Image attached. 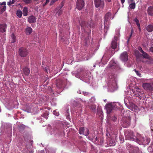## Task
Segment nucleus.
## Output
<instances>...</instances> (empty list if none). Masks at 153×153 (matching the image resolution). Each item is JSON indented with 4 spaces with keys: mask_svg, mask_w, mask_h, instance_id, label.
I'll use <instances>...</instances> for the list:
<instances>
[{
    "mask_svg": "<svg viewBox=\"0 0 153 153\" xmlns=\"http://www.w3.org/2000/svg\"><path fill=\"white\" fill-rule=\"evenodd\" d=\"M111 14L109 12H108L105 16V20H104V23L105 24V22L108 21L109 19V18L111 16Z\"/></svg>",
    "mask_w": 153,
    "mask_h": 153,
    "instance_id": "obj_19",
    "label": "nucleus"
},
{
    "mask_svg": "<svg viewBox=\"0 0 153 153\" xmlns=\"http://www.w3.org/2000/svg\"><path fill=\"white\" fill-rule=\"evenodd\" d=\"M136 24L137 25L138 28H139V30L140 31L141 30V28L140 26V23L139 22V21H137V22H136Z\"/></svg>",
    "mask_w": 153,
    "mask_h": 153,
    "instance_id": "obj_37",
    "label": "nucleus"
},
{
    "mask_svg": "<svg viewBox=\"0 0 153 153\" xmlns=\"http://www.w3.org/2000/svg\"><path fill=\"white\" fill-rule=\"evenodd\" d=\"M6 9V7L5 5H4L3 7L1 8V12H4V11Z\"/></svg>",
    "mask_w": 153,
    "mask_h": 153,
    "instance_id": "obj_43",
    "label": "nucleus"
},
{
    "mask_svg": "<svg viewBox=\"0 0 153 153\" xmlns=\"http://www.w3.org/2000/svg\"><path fill=\"white\" fill-rule=\"evenodd\" d=\"M25 4H30L31 3L32 0H22Z\"/></svg>",
    "mask_w": 153,
    "mask_h": 153,
    "instance_id": "obj_35",
    "label": "nucleus"
},
{
    "mask_svg": "<svg viewBox=\"0 0 153 153\" xmlns=\"http://www.w3.org/2000/svg\"><path fill=\"white\" fill-rule=\"evenodd\" d=\"M143 54H142V56H143L144 58L146 59H148L149 58V56L148 54L146 53L145 52H144V53H142Z\"/></svg>",
    "mask_w": 153,
    "mask_h": 153,
    "instance_id": "obj_34",
    "label": "nucleus"
},
{
    "mask_svg": "<svg viewBox=\"0 0 153 153\" xmlns=\"http://www.w3.org/2000/svg\"><path fill=\"white\" fill-rule=\"evenodd\" d=\"M64 85V82L60 79H58L56 80V85L58 88H62Z\"/></svg>",
    "mask_w": 153,
    "mask_h": 153,
    "instance_id": "obj_14",
    "label": "nucleus"
},
{
    "mask_svg": "<svg viewBox=\"0 0 153 153\" xmlns=\"http://www.w3.org/2000/svg\"><path fill=\"white\" fill-rule=\"evenodd\" d=\"M16 0V1H18V0Z\"/></svg>",
    "mask_w": 153,
    "mask_h": 153,
    "instance_id": "obj_63",
    "label": "nucleus"
},
{
    "mask_svg": "<svg viewBox=\"0 0 153 153\" xmlns=\"http://www.w3.org/2000/svg\"><path fill=\"white\" fill-rule=\"evenodd\" d=\"M6 4V2L5 1H4L0 4L1 5H4Z\"/></svg>",
    "mask_w": 153,
    "mask_h": 153,
    "instance_id": "obj_47",
    "label": "nucleus"
},
{
    "mask_svg": "<svg viewBox=\"0 0 153 153\" xmlns=\"http://www.w3.org/2000/svg\"><path fill=\"white\" fill-rule=\"evenodd\" d=\"M97 114L102 118V116H103V112L101 109L100 108L97 109Z\"/></svg>",
    "mask_w": 153,
    "mask_h": 153,
    "instance_id": "obj_25",
    "label": "nucleus"
},
{
    "mask_svg": "<svg viewBox=\"0 0 153 153\" xmlns=\"http://www.w3.org/2000/svg\"><path fill=\"white\" fill-rule=\"evenodd\" d=\"M90 109L93 111H95L96 108V105L94 104L91 105L90 106Z\"/></svg>",
    "mask_w": 153,
    "mask_h": 153,
    "instance_id": "obj_32",
    "label": "nucleus"
},
{
    "mask_svg": "<svg viewBox=\"0 0 153 153\" xmlns=\"http://www.w3.org/2000/svg\"><path fill=\"white\" fill-rule=\"evenodd\" d=\"M122 4H123L125 1V0H120Z\"/></svg>",
    "mask_w": 153,
    "mask_h": 153,
    "instance_id": "obj_56",
    "label": "nucleus"
},
{
    "mask_svg": "<svg viewBox=\"0 0 153 153\" xmlns=\"http://www.w3.org/2000/svg\"><path fill=\"white\" fill-rule=\"evenodd\" d=\"M137 139L136 140H134L137 143L139 144H143L145 142V139L144 137L140 136L139 137H137Z\"/></svg>",
    "mask_w": 153,
    "mask_h": 153,
    "instance_id": "obj_16",
    "label": "nucleus"
},
{
    "mask_svg": "<svg viewBox=\"0 0 153 153\" xmlns=\"http://www.w3.org/2000/svg\"><path fill=\"white\" fill-rule=\"evenodd\" d=\"M109 68L112 69H116L118 67L117 64L115 63L114 61L111 60L110 61L109 64Z\"/></svg>",
    "mask_w": 153,
    "mask_h": 153,
    "instance_id": "obj_13",
    "label": "nucleus"
},
{
    "mask_svg": "<svg viewBox=\"0 0 153 153\" xmlns=\"http://www.w3.org/2000/svg\"><path fill=\"white\" fill-rule=\"evenodd\" d=\"M26 33L27 35H30L32 32V29L31 27H28L26 29Z\"/></svg>",
    "mask_w": 153,
    "mask_h": 153,
    "instance_id": "obj_24",
    "label": "nucleus"
},
{
    "mask_svg": "<svg viewBox=\"0 0 153 153\" xmlns=\"http://www.w3.org/2000/svg\"><path fill=\"white\" fill-rule=\"evenodd\" d=\"M106 106L107 113L109 114L113 110V106L111 104H107Z\"/></svg>",
    "mask_w": 153,
    "mask_h": 153,
    "instance_id": "obj_18",
    "label": "nucleus"
},
{
    "mask_svg": "<svg viewBox=\"0 0 153 153\" xmlns=\"http://www.w3.org/2000/svg\"><path fill=\"white\" fill-rule=\"evenodd\" d=\"M11 1H10L7 3V5H9V6H10V5H11Z\"/></svg>",
    "mask_w": 153,
    "mask_h": 153,
    "instance_id": "obj_55",
    "label": "nucleus"
},
{
    "mask_svg": "<svg viewBox=\"0 0 153 153\" xmlns=\"http://www.w3.org/2000/svg\"><path fill=\"white\" fill-rule=\"evenodd\" d=\"M83 71V68H82L80 67L77 70V73H79L81 72H82Z\"/></svg>",
    "mask_w": 153,
    "mask_h": 153,
    "instance_id": "obj_36",
    "label": "nucleus"
},
{
    "mask_svg": "<svg viewBox=\"0 0 153 153\" xmlns=\"http://www.w3.org/2000/svg\"><path fill=\"white\" fill-rule=\"evenodd\" d=\"M53 114H54L57 116H58L59 115V112L58 111H53Z\"/></svg>",
    "mask_w": 153,
    "mask_h": 153,
    "instance_id": "obj_42",
    "label": "nucleus"
},
{
    "mask_svg": "<svg viewBox=\"0 0 153 153\" xmlns=\"http://www.w3.org/2000/svg\"><path fill=\"white\" fill-rule=\"evenodd\" d=\"M142 87L146 91H153V82L144 83L142 84Z\"/></svg>",
    "mask_w": 153,
    "mask_h": 153,
    "instance_id": "obj_7",
    "label": "nucleus"
},
{
    "mask_svg": "<svg viewBox=\"0 0 153 153\" xmlns=\"http://www.w3.org/2000/svg\"><path fill=\"white\" fill-rule=\"evenodd\" d=\"M117 42H115V41L113 40L112 41L111 46L112 48L115 49L117 47Z\"/></svg>",
    "mask_w": 153,
    "mask_h": 153,
    "instance_id": "obj_22",
    "label": "nucleus"
},
{
    "mask_svg": "<svg viewBox=\"0 0 153 153\" xmlns=\"http://www.w3.org/2000/svg\"><path fill=\"white\" fill-rule=\"evenodd\" d=\"M79 133L80 134H83L85 136H88L89 134V131L87 128L81 127L79 129Z\"/></svg>",
    "mask_w": 153,
    "mask_h": 153,
    "instance_id": "obj_9",
    "label": "nucleus"
},
{
    "mask_svg": "<svg viewBox=\"0 0 153 153\" xmlns=\"http://www.w3.org/2000/svg\"><path fill=\"white\" fill-rule=\"evenodd\" d=\"M91 100H94V97H92L91 98Z\"/></svg>",
    "mask_w": 153,
    "mask_h": 153,
    "instance_id": "obj_60",
    "label": "nucleus"
},
{
    "mask_svg": "<svg viewBox=\"0 0 153 153\" xmlns=\"http://www.w3.org/2000/svg\"><path fill=\"white\" fill-rule=\"evenodd\" d=\"M128 55L126 52H123L120 56V59L123 62H126L128 61Z\"/></svg>",
    "mask_w": 153,
    "mask_h": 153,
    "instance_id": "obj_11",
    "label": "nucleus"
},
{
    "mask_svg": "<svg viewBox=\"0 0 153 153\" xmlns=\"http://www.w3.org/2000/svg\"><path fill=\"white\" fill-rule=\"evenodd\" d=\"M150 139L149 138H147L146 140H145V142L144 143L145 145H148L150 142Z\"/></svg>",
    "mask_w": 153,
    "mask_h": 153,
    "instance_id": "obj_33",
    "label": "nucleus"
},
{
    "mask_svg": "<svg viewBox=\"0 0 153 153\" xmlns=\"http://www.w3.org/2000/svg\"><path fill=\"white\" fill-rule=\"evenodd\" d=\"M58 0H52L51 1L50 3V5L51 6L55 2L57 1Z\"/></svg>",
    "mask_w": 153,
    "mask_h": 153,
    "instance_id": "obj_38",
    "label": "nucleus"
},
{
    "mask_svg": "<svg viewBox=\"0 0 153 153\" xmlns=\"http://www.w3.org/2000/svg\"><path fill=\"white\" fill-rule=\"evenodd\" d=\"M47 4H46V3H45V4H43V6H45Z\"/></svg>",
    "mask_w": 153,
    "mask_h": 153,
    "instance_id": "obj_59",
    "label": "nucleus"
},
{
    "mask_svg": "<svg viewBox=\"0 0 153 153\" xmlns=\"http://www.w3.org/2000/svg\"><path fill=\"white\" fill-rule=\"evenodd\" d=\"M133 32H134L133 30V29H132L131 30V34L130 35L129 38L128 39V41H129V40L131 38V37L132 36V35L133 33Z\"/></svg>",
    "mask_w": 153,
    "mask_h": 153,
    "instance_id": "obj_41",
    "label": "nucleus"
},
{
    "mask_svg": "<svg viewBox=\"0 0 153 153\" xmlns=\"http://www.w3.org/2000/svg\"><path fill=\"white\" fill-rule=\"evenodd\" d=\"M61 8L64 5V3L63 1H62L61 3Z\"/></svg>",
    "mask_w": 153,
    "mask_h": 153,
    "instance_id": "obj_51",
    "label": "nucleus"
},
{
    "mask_svg": "<svg viewBox=\"0 0 153 153\" xmlns=\"http://www.w3.org/2000/svg\"><path fill=\"white\" fill-rule=\"evenodd\" d=\"M29 51L27 49L24 47H21L19 48L18 51V54L19 56L22 57H26L28 54Z\"/></svg>",
    "mask_w": 153,
    "mask_h": 153,
    "instance_id": "obj_5",
    "label": "nucleus"
},
{
    "mask_svg": "<svg viewBox=\"0 0 153 153\" xmlns=\"http://www.w3.org/2000/svg\"><path fill=\"white\" fill-rule=\"evenodd\" d=\"M135 7L136 4L134 2H133L130 4L129 7L130 9H135Z\"/></svg>",
    "mask_w": 153,
    "mask_h": 153,
    "instance_id": "obj_30",
    "label": "nucleus"
},
{
    "mask_svg": "<svg viewBox=\"0 0 153 153\" xmlns=\"http://www.w3.org/2000/svg\"><path fill=\"white\" fill-rule=\"evenodd\" d=\"M119 139L120 140L121 143H123L124 142V139L122 136L119 137Z\"/></svg>",
    "mask_w": 153,
    "mask_h": 153,
    "instance_id": "obj_40",
    "label": "nucleus"
},
{
    "mask_svg": "<svg viewBox=\"0 0 153 153\" xmlns=\"http://www.w3.org/2000/svg\"><path fill=\"white\" fill-rule=\"evenodd\" d=\"M109 144L110 146H114L115 144V142L112 139H111L109 142Z\"/></svg>",
    "mask_w": 153,
    "mask_h": 153,
    "instance_id": "obj_27",
    "label": "nucleus"
},
{
    "mask_svg": "<svg viewBox=\"0 0 153 153\" xmlns=\"http://www.w3.org/2000/svg\"><path fill=\"white\" fill-rule=\"evenodd\" d=\"M15 2V0H12V1H11V4H13Z\"/></svg>",
    "mask_w": 153,
    "mask_h": 153,
    "instance_id": "obj_53",
    "label": "nucleus"
},
{
    "mask_svg": "<svg viewBox=\"0 0 153 153\" xmlns=\"http://www.w3.org/2000/svg\"><path fill=\"white\" fill-rule=\"evenodd\" d=\"M108 2H110L111 1V0H106Z\"/></svg>",
    "mask_w": 153,
    "mask_h": 153,
    "instance_id": "obj_58",
    "label": "nucleus"
},
{
    "mask_svg": "<svg viewBox=\"0 0 153 153\" xmlns=\"http://www.w3.org/2000/svg\"><path fill=\"white\" fill-rule=\"evenodd\" d=\"M11 42L12 43L15 42L16 41V37L15 35H14L13 33H12L11 35Z\"/></svg>",
    "mask_w": 153,
    "mask_h": 153,
    "instance_id": "obj_29",
    "label": "nucleus"
},
{
    "mask_svg": "<svg viewBox=\"0 0 153 153\" xmlns=\"http://www.w3.org/2000/svg\"><path fill=\"white\" fill-rule=\"evenodd\" d=\"M22 15V12L20 10H18L16 11V15L19 18H21Z\"/></svg>",
    "mask_w": 153,
    "mask_h": 153,
    "instance_id": "obj_28",
    "label": "nucleus"
},
{
    "mask_svg": "<svg viewBox=\"0 0 153 153\" xmlns=\"http://www.w3.org/2000/svg\"><path fill=\"white\" fill-rule=\"evenodd\" d=\"M23 73L25 75L27 76L30 72V70L29 68L27 67H25L23 69Z\"/></svg>",
    "mask_w": 153,
    "mask_h": 153,
    "instance_id": "obj_20",
    "label": "nucleus"
},
{
    "mask_svg": "<svg viewBox=\"0 0 153 153\" xmlns=\"http://www.w3.org/2000/svg\"><path fill=\"white\" fill-rule=\"evenodd\" d=\"M134 21L135 22H137V21H139L137 19V17H136L134 19Z\"/></svg>",
    "mask_w": 153,
    "mask_h": 153,
    "instance_id": "obj_49",
    "label": "nucleus"
},
{
    "mask_svg": "<svg viewBox=\"0 0 153 153\" xmlns=\"http://www.w3.org/2000/svg\"><path fill=\"white\" fill-rule=\"evenodd\" d=\"M147 31L152 32L153 31V25H149L146 27Z\"/></svg>",
    "mask_w": 153,
    "mask_h": 153,
    "instance_id": "obj_21",
    "label": "nucleus"
},
{
    "mask_svg": "<svg viewBox=\"0 0 153 153\" xmlns=\"http://www.w3.org/2000/svg\"><path fill=\"white\" fill-rule=\"evenodd\" d=\"M23 15L26 16L27 15L28 8L26 7H25L23 10Z\"/></svg>",
    "mask_w": 153,
    "mask_h": 153,
    "instance_id": "obj_23",
    "label": "nucleus"
},
{
    "mask_svg": "<svg viewBox=\"0 0 153 153\" xmlns=\"http://www.w3.org/2000/svg\"><path fill=\"white\" fill-rule=\"evenodd\" d=\"M106 136H107L109 138L110 137H111V135L110 134V133H108V132H107V133H106Z\"/></svg>",
    "mask_w": 153,
    "mask_h": 153,
    "instance_id": "obj_45",
    "label": "nucleus"
},
{
    "mask_svg": "<svg viewBox=\"0 0 153 153\" xmlns=\"http://www.w3.org/2000/svg\"><path fill=\"white\" fill-rule=\"evenodd\" d=\"M36 18L35 16L32 15L29 17L27 19V21L30 23H34L36 21Z\"/></svg>",
    "mask_w": 153,
    "mask_h": 153,
    "instance_id": "obj_12",
    "label": "nucleus"
},
{
    "mask_svg": "<svg viewBox=\"0 0 153 153\" xmlns=\"http://www.w3.org/2000/svg\"><path fill=\"white\" fill-rule=\"evenodd\" d=\"M108 27L105 25V31L107 30L108 29Z\"/></svg>",
    "mask_w": 153,
    "mask_h": 153,
    "instance_id": "obj_50",
    "label": "nucleus"
},
{
    "mask_svg": "<svg viewBox=\"0 0 153 153\" xmlns=\"http://www.w3.org/2000/svg\"><path fill=\"white\" fill-rule=\"evenodd\" d=\"M1 112V110H0V112Z\"/></svg>",
    "mask_w": 153,
    "mask_h": 153,
    "instance_id": "obj_64",
    "label": "nucleus"
},
{
    "mask_svg": "<svg viewBox=\"0 0 153 153\" xmlns=\"http://www.w3.org/2000/svg\"><path fill=\"white\" fill-rule=\"evenodd\" d=\"M48 115L49 113H48V111H46L45 113H44L42 115V117L47 119L48 117Z\"/></svg>",
    "mask_w": 153,
    "mask_h": 153,
    "instance_id": "obj_31",
    "label": "nucleus"
},
{
    "mask_svg": "<svg viewBox=\"0 0 153 153\" xmlns=\"http://www.w3.org/2000/svg\"><path fill=\"white\" fill-rule=\"evenodd\" d=\"M114 74L113 73H109L108 74L107 77L108 84L110 85L113 86H115L116 84V81L115 79Z\"/></svg>",
    "mask_w": 153,
    "mask_h": 153,
    "instance_id": "obj_2",
    "label": "nucleus"
},
{
    "mask_svg": "<svg viewBox=\"0 0 153 153\" xmlns=\"http://www.w3.org/2000/svg\"><path fill=\"white\" fill-rule=\"evenodd\" d=\"M134 53H135V56L137 59L141 57L142 55L140 53L139 51L136 50L134 51Z\"/></svg>",
    "mask_w": 153,
    "mask_h": 153,
    "instance_id": "obj_26",
    "label": "nucleus"
},
{
    "mask_svg": "<svg viewBox=\"0 0 153 153\" xmlns=\"http://www.w3.org/2000/svg\"><path fill=\"white\" fill-rule=\"evenodd\" d=\"M50 0H46V4L48 3L49 2Z\"/></svg>",
    "mask_w": 153,
    "mask_h": 153,
    "instance_id": "obj_57",
    "label": "nucleus"
},
{
    "mask_svg": "<svg viewBox=\"0 0 153 153\" xmlns=\"http://www.w3.org/2000/svg\"><path fill=\"white\" fill-rule=\"evenodd\" d=\"M138 49L142 53H144V51L143 50L142 48L140 47H139V48H138Z\"/></svg>",
    "mask_w": 153,
    "mask_h": 153,
    "instance_id": "obj_44",
    "label": "nucleus"
},
{
    "mask_svg": "<svg viewBox=\"0 0 153 153\" xmlns=\"http://www.w3.org/2000/svg\"><path fill=\"white\" fill-rule=\"evenodd\" d=\"M20 128L22 129H24V126H20Z\"/></svg>",
    "mask_w": 153,
    "mask_h": 153,
    "instance_id": "obj_52",
    "label": "nucleus"
},
{
    "mask_svg": "<svg viewBox=\"0 0 153 153\" xmlns=\"http://www.w3.org/2000/svg\"><path fill=\"white\" fill-rule=\"evenodd\" d=\"M95 6L96 7H100L102 9L104 7V2L103 0H94Z\"/></svg>",
    "mask_w": 153,
    "mask_h": 153,
    "instance_id": "obj_8",
    "label": "nucleus"
},
{
    "mask_svg": "<svg viewBox=\"0 0 153 153\" xmlns=\"http://www.w3.org/2000/svg\"><path fill=\"white\" fill-rule=\"evenodd\" d=\"M131 119L129 116L123 117L121 123L122 126L124 128H127L129 127L130 125Z\"/></svg>",
    "mask_w": 153,
    "mask_h": 153,
    "instance_id": "obj_3",
    "label": "nucleus"
},
{
    "mask_svg": "<svg viewBox=\"0 0 153 153\" xmlns=\"http://www.w3.org/2000/svg\"><path fill=\"white\" fill-rule=\"evenodd\" d=\"M152 130L153 131V129H152Z\"/></svg>",
    "mask_w": 153,
    "mask_h": 153,
    "instance_id": "obj_62",
    "label": "nucleus"
},
{
    "mask_svg": "<svg viewBox=\"0 0 153 153\" xmlns=\"http://www.w3.org/2000/svg\"><path fill=\"white\" fill-rule=\"evenodd\" d=\"M34 1H38L39 0H34Z\"/></svg>",
    "mask_w": 153,
    "mask_h": 153,
    "instance_id": "obj_61",
    "label": "nucleus"
},
{
    "mask_svg": "<svg viewBox=\"0 0 153 153\" xmlns=\"http://www.w3.org/2000/svg\"><path fill=\"white\" fill-rule=\"evenodd\" d=\"M92 26V24L91 21H88V22L83 21L81 23V28L85 33L86 37H85L84 42L85 45H87L90 41L89 40L91 38L90 33L91 31V28Z\"/></svg>",
    "mask_w": 153,
    "mask_h": 153,
    "instance_id": "obj_1",
    "label": "nucleus"
},
{
    "mask_svg": "<svg viewBox=\"0 0 153 153\" xmlns=\"http://www.w3.org/2000/svg\"><path fill=\"white\" fill-rule=\"evenodd\" d=\"M126 149L129 150V153H139V148L129 144H127Z\"/></svg>",
    "mask_w": 153,
    "mask_h": 153,
    "instance_id": "obj_6",
    "label": "nucleus"
},
{
    "mask_svg": "<svg viewBox=\"0 0 153 153\" xmlns=\"http://www.w3.org/2000/svg\"><path fill=\"white\" fill-rule=\"evenodd\" d=\"M111 119L115 121L116 119V117L114 115V117H112Z\"/></svg>",
    "mask_w": 153,
    "mask_h": 153,
    "instance_id": "obj_46",
    "label": "nucleus"
},
{
    "mask_svg": "<svg viewBox=\"0 0 153 153\" xmlns=\"http://www.w3.org/2000/svg\"><path fill=\"white\" fill-rule=\"evenodd\" d=\"M114 40H115V42H116L117 41V40L118 39V37L117 36H115L114 37Z\"/></svg>",
    "mask_w": 153,
    "mask_h": 153,
    "instance_id": "obj_48",
    "label": "nucleus"
},
{
    "mask_svg": "<svg viewBox=\"0 0 153 153\" xmlns=\"http://www.w3.org/2000/svg\"><path fill=\"white\" fill-rule=\"evenodd\" d=\"M134 71H135L136 73L137 74V75H138L140 77H141V74L140 73L139 71H137L136 70H134Z\"/></svg>",
    "mask_w": 153,
    "mask_h": 153,
    "instance_id": "obj_39",
    "label": "nucleus"
},
{
    "mask_svg": "<svg viewBox=\"0 0 153 153\" xmlns=\"http://www.w3.org/2000/svg\"><path fill=\"white\" fill-rule=\"evenodd\" d=\"M150 51L151 52L153 53V47H152L150 48Z\"/></svg>",
    "mask_w": 153,
    "mask_h": 153,
    "instance_id": "obj_54",
    "label": "nucleus"
},
{
    "mask_svg": "<svg viewBox=\"0 0 153 153\" xmlns=\"http://www.w3.org/2000/svg\"><path fill=\"white\" fill-rule=\"evenodd\" d=\"M7 28V25L5 24H0V32L4 33L6 31Z\"/></svg>",
    "mask_w": 153,
    "mask_h": 153,
    "instance_id": "obj_15",
    "label": "nucleus"
},
{
    "mask_svg": "<svg viewBox=\"0 0 153 153\" xmlns=\"http://www.w3.org/2000/svg\"><path fill=\"white\" fill-rule=\"evenodd\" d=\"M147 12L149 15L151 16H153V6H150L148 7Z\"/></svg>",
    "mask_w": 153,
    "mask_h": 153,
    "instance_id": "obj_17",
    "label": "nucleus"
},
{
    "mask_svg": "<svg viewBox=\"0 0 153 153\" xmlns=\"http://www.w3.org/2000/svg\"><path fill=\"white\" fill-rule=\"evenodd\" d=\"M126 140L134 141L137 140V137L134 135V133L131 131H126L125 133Z\"/></svg>",
    "mask_w": 153,
    "mask_h": 153,
    "instance_id": "obj_4",
    "label": "nucleus"
},
{
    "mask_svg": "<svg viewBox=\"0 0 153 153\" xmlns=\"http://www.w3.org/2000/svg\"><path fill=\"white\" fill-rule=\"evenodd\" d=\"M84 4L83 0H77L76 3L77 8L79 10H81L84 7Z\"/></svg>",
    "mask_w": 153,
    "mask_h": 153,
    "instance_id": "obj_10",
    "label": "nucleus"
}]
</instances>
